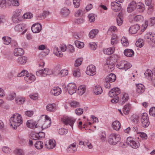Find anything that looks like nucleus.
<instances>
[{
	"label": "nucleus",
	"instance_id": "338daca9",
	"mask_svg": "<svg viewBox=\"0 0 155 155\" xmlns=\"http://www.w3.org/2000/svg\"><path fill=\"white\" fill-rule=\"evenodd\" d=\"M153 74L151 70L147 69L146 71L144 74L146 77H150Z\"/></svg>",
	"mask_w": 155,
	"mask_h": 155
},
{
	"label": "nucleus",
	"instance_id": "603ef678",
	"mask_svg": "<svg viewBox=\"0 0 155 155\" xmlns=\"http://www.w3.org/2000/svg\"><path fill=\"white\" fill-rule=\"evenodd\" d=\"M15 101L18 104H23L24 103L25 100L24 98L21 97L17 98H16Z\"/></svg>",
	"mask_w": 155,
	"mask_h": 155
},
{
	"label": "nucleus",
	"instance_id": "412c9836",
	"mask_svg": "<svg viewBox=\"0 0 155 155\" xmlns=\"http://www.w3.org/2000/svg\"><path fill=\"white\" fill-rule=\"evenodd\" d=\"M56 145V144L54 140H49L48 145L46 143L45 144V146L47 149H51L54 148Z\"/></svg>",
	"mask_w": 155,
	"mask_h": 155
},
{
	"label": "nucleus",
	"instance_id": "f704fd0d",
	"mask_svg": "<svg viewBox=\"0 0 155 155\" xmlns=\"http://www.w3.org/2000/svg\"><path fill=\"white\" fill-rule=\"evenodd\" d=\"M27 58L25 56H20L19 57L17 60L18 63L21 64H24L26 62Z\"/></svg>",
	"mask_w": 155,
	"mask_h": 155
},
{
	"label": "nucleus",
	"instance_id": "0eeeda50",
	"mask_svg": "<svg viewBox=\"0 0 155 155\" xmlns=\"http://www.w3.org/2000/svg\"><path fill=\"white\" fill-rule=\"evenodd\" d=\"M52 74V70L48 68H45L36 72V74L38 76L45 77L47 75H49Z\"/></svg>",
	"mask_w": 155,
	"mask_h": 155
},
{
	"label": "nucleus",
	"instance_id": "79ce46f5",
	"mask_svg": "<svg viewBox=\"0 0 155 155\" xmlns=\"http://www.w3.org/2000/svg\"><path fill=\"white\" fill-rule=\"evenodd\" d=\"M14 153L16 155H24V151L21 149L16 148L14 151Z\"/></svg>",
	"mask_w": 155,
	"mask_h": 155
},
{
	"label": "nucleus",
	"instance_id": "5fc2aeb1",
	"mask_svg": "<svg viewBox=\"0 0 155 155\" xmlns=\"http://www.w3.org/2000/svg\"><path fill=\"white\" fill-rule=\"evenodd\" d=\"M68 132V130L67 129L61 128L59 129L58 131L59 134L61 135H64L66 134Z\"/></svg>",
	"mask_w": 155,
	"mask_h": 155
},
{
	"label": "nucleus",
	"instance_id": "6e6552de",
	"mask_svg": "<svg viewBox=\"0 0 155 155\" xmlns=\"http://www.w3.org/2000/svg\"><path fill=\"white\" fill-rule=\"evenodd\" d=\"M127 143L133 148L137 149L140 146V143L138 141H135L131 138L128 137L127 140Z\"/></svg>",
	"mask_w": 155,
	"mask_h": 155
},
{
	"label": "nucleus",
	"instance_id": "f257e3e1",
	"mask_svg": "<svg viewBox=\"0 0 155 155\" xmlns=\"http://www.w3.org/2000/svg\"><path fill=\"white\" fill-rule=\"evenodd\" d=\"M9 121L11 126L14 129H15L23 122L21 115L18 114H13V116L10 118Z\"/></svg>",
	"mask_w": 155,
	"mask_h": 155
},
{
	"label": "nucleus",
	"instance_id": "9d476101",
	"mask_svg": "<svg viewBox=\"0 0 155 155\" xmlns=\"http://www.w3.org/2000/svg\"><path fill=\"white\" fill-rule=\"evenodd\" d=\"M61 120L65 125L69 124L73 129V124L75 121L74 119L71 117H64Z\"/></svg>",
	"mask_w": 155,
	"mask_h": 155
},
{
	"label": "nucleus",
	"instance_id": "aec40b11",
	"mask_svg": "<svg viewBox=\"0 0 155 155\" xmlns=\"http://www.w3.org/2000/svg\"><path fill=\"white\" fill-rule=\"evenodd\" d=\"M129 99V97L127 94L126 93H122L119 100V102L121 104H124Z\"/></svg>",
	"mask_w": 155,
	"mask_h": 155
},
{
	"label": "nucleus",
	"instance_id": "58836bf2",
	"mask_svg": "<svg viewBox=\"0 0 155 155\" xmlns=\"http://www.w3.org/2000/svg\"><path fill=\"white\" fill-rule=\"evenodd\" d=\"M35 146L37 149H41L43 147V143L41 141H38L35 143Z\"/></svg>",
	"mask_w": 155,
	"mask_h": 155
},
{
	"label": "nucleus",
	"instance_id": "6ab92c4d",
	"mask_svg": "<svg viewBox=\"0 0 155 155\" xmlns=\"http://www.w3.org/2000/svg\"><path fill=\"white\" fill-rule=\"evenodd\" d=\"M116 78V75L112 73L110 74L109 75L106 77L105 80L106 81H109L110 83L114 82Z\"/></svg>",
	"mask_w": 155,
	"mask_h": 155
},
{
	"label": "nucleus",
	"instance_id": "de8ad7c7",
	"mask_svg": "<svg viewBox=\"0 0 155 155\" xmlns=\"http://www.w3.org/2000/svg\"><path fill=\"white\" fill-rule=\"evenodd\" d=\"M74 42L76 47L78 48H82L84 46V44L83 42L76 40Z\"/></svg>",
	"mask_w": 155,
	"mask_h": 155
},
{
	"label": "nucleus",
	"instance_id": "423d86ee",
	"mask_svg": "<svg viewBox=\"0 0 155 155\" xmlns=\"http://www.w3.org/2000/svg\"><path fill=\"white\" fill-rule=\"evenodd\" d=\"M141 126L143 127H147L150 124L148 117L146 113H143L140 118Z\"/></svg>",
	"mask_w": 155,
	"mask_h": 155
},
{
	"label": "nucleus",
	"instance_id": "4d7b16f0",
	"mask_svg": "<svg viewBox=\"0 0 155 155\" xmlns=\"http://www.w3.org/2000/svg\"><path fill=\"white\" fill-rule=\"evenodd\" d=\"M16 96L15 93L12 92L10 93L8 96V99L9 100H13Z\"/></svg>",
	"mask_w": 155,
	"mask_h": 155
},
{
	"label": "nucleus",
	"instance_id": "0e129e2a",
	"mask_svg": "<svg viewBox=\"0 0 155 155\" xmlns=\"http://www.w3.org/2000/svg\"><path fill=\"white\" fill-rule=\"evenodd\" d=\"M21 11L19 10H16L14 13L13 16L16 17L21 18Z\"/></svg>",
	"mask_w": 155,
	"mask_h": 155
},
{
	"label": "nucleus",
	"instance_id": "bb28decb",
	"mask_svg": "<svg viewBox=\"0 0 155 155\" xmlns=\"http://www.w3.org/2000/svg\"><path fill=\"white\" fill-rule=\"evenodd\" d=\"M115 51V47L114 46L104 50V52L105 54L110 55L113 54Z\"/></svg>",
	"mask_w": 155,
	"mask_h": 155
},
{
	"label": "nucleus",
	"instance_id": "13d9d810",
	"mask_svg": "<svg viewBox=\"0 0 155 155\" xmlns=\"http://www.w3.org/2000/svg\"><path fill=\"white\" fill-rule=\"evenodd\" d=\"M71 106L73 107H76L79 106V103L76 101H72L70 103Z\"/></svg>",
	"mask_w": 155,
	"mask_h": 155
},
{
	"label": "nucleus",
	"instance_id": "473e14b6",
	"mask_svg": "<svg viewBox=\"0 0 155 155\" xmlns=\"http://www.w3.org/2000/svg\"><path fill=\"white\" fill-rule=\"evenodd\" d=\"M124 54L127 57H131L134 55V52L131 49H126L124 51Z\"/></svg>",
	"mask_w": 155,
	"mask_h": 155
},
{
	"label": "nucleus",
	"instance_id": "8fccbe9b",
	"mask_svg": "<svg viewBox=\"0 0 155 155\" xmlns=\"http://www.w3.org/2000/svg\"><path fill=\"white\" fill-rule=\"evenodd\" d=\"M83 59L82 58H78L77 59L75 62L74 66L75 67H78L81 65L82 63Z\"/></svg>",
	"mask_w": 155,
	"mask_h": 155
},
{
	"label": "nucleus",
	"instance_id": "864d4df0",
	"mask_svg": "<svg viewBox=\"0 0 155 155\" xmlns=\"http://www.w3.org/2000/svg\"><path fill=\"white\" fill-rule=\"evenodd\" d=\"M33 15L30 12H26L24 14L23 17L25 19L31 18L33 17Z\"/></svg>",
	"mask_w": 155,
	"mask_h": 155
},
{
	"label": "nucleus",
	"instance_id": "a878e982",
	"mask_svg": "<svg viewBox=\"0 0 155 155\" xmlns=\"http://www.w3.org/2000/svg\"><path fill=\"white\" fill-rule=\"evenodd\" d=\"M46 110L50 112H54L56 110L55 104H48L46 106Z\"/></svg>",
	"mask_w": 155,
	"mask_h": 155
},
{
	"label": "nucleus",
	"instance_id": "f3484780",
	"mask_svg": "<svg viewBox=\"0 0 155 155\" xmlns=\"http://www.w3.org/2000/svg\"><path fill=\"white\" fill-rule=\"evenodd\" d=\"M137 4L134 1L131 2L128 5L127 10L128 12H131L136 9Z\"/></svg>",
	"mask_w": 155,
	"mask_h": 155
},
{
	"label": "nucleus",
	"instance_id": "2f4dec72",
	"mask_svg": "<svg viewBox=\"0 0 155 155\" xmlns=\"http://www.w3.org/2000/svg\"><path fill=\"white\" fill-rule=\"evenodd\" d=\"M93 91L94 93L96 95L101 94L102 92V88L100 86H96L93 88Z\"/></svg>",
	"mask_w": 155,
	"mask_h": 155
},
{
	"label": "nucleus",
	"instance_id": "49530a36",
	"mask_svg": "<svg viewBox=\"0 0 155 155\" xmlns=\"http://www.w3.org/2000/svg\"><path fill=\"white\" fill-rule=\"evenodd\" d=\"M136 9L138 12H141L144 11L145 8L143 5H140L139 4H137Z\"/></svg>",
	"mask_w": 155,
	"mask_h": 155
},
{
	"label": "nucleus",
	"instance_id": "20e7f679",
	"mask_svg": "<svg viewBox=\"0 0 155 155\" xmlns=\"http://www.w3.org/2000/svg\"><path fill=\"white\" fill-rule=\"evenodd\" d=\"M116 66L120 69H124L126 71L130 68L132 66L131 64L127 61L122 60L117 62Z\"/></svg>",
	"mask_w": 155,
	"mask_h": 155
},
{
	"label": "nucleus",
	"instance_id": "72a5a7b5",
	"mask_svg": "<svg viewBox=\"0 0 155 155\" xmlns=\"http://www.w3.org/2000/svg\"><path fill=\"white\" fill-rule=\"evenodd\" d=\"M61 14L64 16H68L70 13V11L69 9L64 7L62 8L61 10Z\"/></svg>",
	"mask_w": 155,
	"mask_h": 155
},
{
	"label": "nucleus",
	"instance_id": "6e6d98bb",
	"mask_svg": "<svg viewBox=\"0 0 155 155\" xmlns=\"http://www.w3.org/2000/svg\"><path fill=\"white\" fill-rule=\"evenodd\" d=\"M74 47L71 45H69L67 46V51L70 53L73 52L74 51Z\"/></svg>",
	"mask_w": 155,
	"mask_h": 155
},
{
	"label": "nucleus",
	"instance_id": "052dcab7",
	"mask_svg": "<svg viewBox=\"0 0 155 155\" xmlns=\"http://www.w3.org/2000/svg\"><path fill=\"white\" fill-rule=\"evenodd\" d=\"M75 112L76 114L78 115H81L83 112V110L82 108H78L75 110Z\"/></svg>",
	"mask_w": 155,
	"mask_h": 155
},
{
	"label": "nucleus",
	"instance_id": "2eb2a0df",
	"mask_svg": "<svg viewBox=\"0 0 155 155\" xmlns=\"http://www.w3.org/2000/svg\"><path fill=\"white\" fill-rule=\"evenodd\" d=\"M111 5L112 9L115 12H119L121 8V4L116 2H112Z\"/></svg>",
	"mask_w": 155,
	"mask_h": 155
},
{
	"label": "nucleus",
	"instance_id": "c03bdc74",
	"mask_svg": "<svg viewBox=\"0 0 155 155\" xmlns=\"http://www.w3.org/2000/svg\"><path fill=\"white\" fill-rule=\"evenodd\" d=\"M144 45V43L143 42V40L140 39H138L135 43L136 45L140 48L143 47Z\"/></svg>",
	"mask_w": 155,
	"mask_h": 155
},
{
	"label": "nucleus",
	"instance_id": "e433bc0d",
	"mask_svg": "<svg viewBox=\"0 0 155 155\" xmlns=\"http://www.w3.org/2000/svg\"><path fill=\"white\" fill-rule=\"evenodd\" d=\"M130 119L131 121L134 124H137L139 121V117L137 115L134 114L131 117Z\"/></svg>",
	"mask_w": 155,
	"mask_h": 155
},
{
	"label": "nucleus",
	"instance_id": "c85d7f7f",
	"mask_svg": "<svg viewBox=\"0 0 155 155\" xmlns=\"http://www.w3.org/2000/svg\"><path fill=\"white\" fill-rule=\"evenodd\" d=\"M14 28L16 31L21 32L25 28V25L23 24L17 25L15 26Z\"/></svg>",
	"mask_w": 155,
	"mask_h": 155
},
{
	"label": "nucleus",
	"instance_id": "f8f14e48",
	"mask_svg": "<svg viewBox=\"0 0 155 155\" xmlns=\"http://www.w3.org/2000/svg\"><path fill=\"white\" fill-rule=\"evenodd\" d=\"M106 67L108 68L109 71H112L114 69V64L112 58L108 60L105 65Z\"/></svg>",
	"mask_w": 155,
	"mask_h": 155
},
{
	"label": "nucleus",
	"instance_id": "680f3d73",
	"mask_svg": "<svg viewBox=\"0 0 155 155\" xmlns=\"http://www.w3.org/2000/svg\"><path fill=\"white\" fill-rule=\"evenodd\" d=\"M143 17L140 15H139L136 16L134 18V21H142L143 20Z\"/></svg>",
	"mask_w": 155,
	"mask_h": 155
},
{
	"label": "nucleus",
	"instance_id": "bf43d9fd",
	"mask_svg": "<svg viewBox=\"0 0 155 155\" xmlns=\"http://www.w3.org/2000/svg\"><path fill=\"white\" fill-rule=\"evenodd\" d=\"M2 150L4 153L7 154L11 152V149L7 147H4L3 148Z\"/></svg>",
	"mask_w": 155,
	"mask_h": 155
},
{
	"label": "nucleus",
	"instance_id": "a18cd8bd",
	"mask_svg": "<svg viewBox=\"0 0 155 155\" xmlns=\"http://www.w3.org/2000/svg\"><path fill=\"white\" fill-rule=\"evenodd\" d=\"M121 42L122 45L124 46H127L128 45V41L125 37H123L122 38Z\"/></svg>",
	"mask_w": 155,
	"mask_h": 155
},
{
	"label": "nucleus",
	"instance_id": "cd10ccee",
	"mask_svg": "<svg viewBox=\"0 0 155 155\" xmlns=\"http://www.w3.org/2000/svg\"><path fill=\"white\" fill-rule=\"evenodd\" d=\"M112 125L114 129L116 130H119L121 127L120 122L117 120L113 122Z\"/></svg>",
	"mask_w": 155,
	"mask_h": 155
},
{
	"label": "nucleus",
	"instance_id": "7c9ffc66",
	"mask_svg": "<svg viewBox=\"0 0 155 155\" xmlns=\"http://www.w3.org/2000/svg\"><path fill=\"white\" fill-rule=\"evenodd\" d=\"M86 90V87L84 85L80 86L78 89L77 92L79 95H82L85 92Z\"/></svg>",
	"mask_w": 155,
	"mask_h": 155
},
{
	"label": "nucleus",
	"instance_id": "a211bd4d",
	"mask_svg": "<svg viewBox=\"0 0 155 155\" xmlns=\"http://www.w3.org/2000/svg\"><path fill=\"white\" fill-rule=\"evenodd\" d=\"M45 118L46 120H45V121H42V123H43L42 125H40L41 124V121L40 120V123L38 124V127H40L42 129H45L48 128L50 126L49 123L48 124L47 120L49 119V117H47L46 116H45Z\"/></svg>",
	"mask_w": 155,
	"mask_h": 155
},
{
	"label": "nucleus",
	"instance_id": "37998d69",
	"mask_svg": "<svg viewBox=\"0 0 155 155\" xmlns=\"http://www.w3.org/2000/svg\"><path fill=\"white\" fill-rule=\"evenodd\" d=\"M130 107V105L129 104L126 105L124 107L123 112L124 114H127L129 113Z\"/></svg>",
	"mask_w": 155,
	"mask_h": 155
},
{
	"label": "nucleus",
	"instance_id": "b1692460",
	"mask_svg": "<svg viewBox=\"0 0 155 155\" xmlns=\"http://www.w3.org/2000/svg\"><path fill=\"white\" fill-rule=\"evenodd\" d=\"M76 145L74 143L71 144L68 147L67 149V152L68 153H74L77 150L76 148Z\"/></svg>",
	"mask_w": 155,
	"mask_h": 155
},
{
	"label": "nucleus",
	"instance_id": "4468645a",
	"mask_svg": "<svg viewBox=\"0 0 155 155\" xmlns=\"http://www.w3.org/2000/svg\"><path fill=\"white\" fill-rule=\"evenodd\" d=\"M42 29V26L40 24L37 23L34 24L31 27V29L34 33L39 32Z\"/></svg>",
	"mask_w": 155,
	"mask_h": 155
},
{
	"label": "nucleus",
	"instance_id": "393cba45",
	"mask_svg": "<svg viewBox=\"0 0 155 155\" xmlns=\"http://www.w3.org/2000/svg\"><path fill=\"white\" fill-rule=\"evenodd\" d=\"M14 53L15 56H21L23 54L24 51L21 48H17L14 49Z\"/></svg>",
	"mask_w": 155,
	"mask_h": 155
},
{
	"label": "nucleus",
	"instance_id": "4be33fe9",
	"mask_svg": "<svg viewBox=\"0 0 155 155\" xmlns=\"http://www.w3.org/2000/svg\"><path fill=\"white\" fill-rule=\"evenodd\" d=\"M139 29V26L136 24L131 26L129 28V31L131 34H135Z\"/></svg>",
	"mask_w": 155,
	"mask_h": 155
},
{
	"label": "nucleus",
	"instance_id": "ea45409f",
	"mask_svg": "<svg viewBox=\"0 0 155 155\" xmlns=\"http://www.w3.org/2000/svg\"><path fill=\"white\" fill-rule=\"evenodd\" d=\"M24 79L25 81L30 83L31 82L29 81H31L32 82L34 81L35 79V77L34 75H31L29 76H26L24 77Z\"/></svg>",
	"mask_w": 155,
	"mask_h": 155
},
{
	"label": "nucleus",
	"instance_id": "dca6fc26",
	"mask_svg": "<svg viewBox=\"0 0 155 155\" xmlns=\"http://www.w3.org/2000/svg\"><path fill=\"white\" fill-rule=\"evenodd\" d=\"M61 92V89L58 87H54L51 91V94L55 96L59 95Z\"/></svg>",
	"mask_w": 155,
	"mask_h": 155
},
{
	"label": "nucleus",
	"instance_id": "a19ab883",
	"mask_svg": "<svg viewBox=\"0 0 155 155\" xmlns=\"http://www.w3.org/2000/svg\"><path fill=\"white\" fill-rule=\"evenodd\" d=\"M2 39L5 44L8 45L11 43V38L8 36H5L2 38Z\"/></svg>",
	"mask_w": 155,
	"mask_h": 155
},
{
	"label": "nucleus",
	"instance_id": "774afa93",
	"mask_svg": "<svg viewBox=\"0 0 155 155\" xmlns=\"http://www.w3.org/2000/svg\"><path fill=\"white\" fill-rule=\"evenodd\" d=\"M149 114L152 116H155V107L151 108L149 111Z\"/></svg>",
	"mask_w": 155,
	"mask_h": 155
},
{
	"label": "nucleus",
	"instance_id": "f03ea898",
	"mask_svg": "<svg viewBox=\"0 0 155 155\" xmlns=\"http://www.w3.org/2000/svg\"><path fill=\"white\" fill-rule=\"evenodd\" d=\"M120 89L118 87H115L112 89L109 92V95L110 97H113L111 100L112 103H116L119 101L118 95L120 93Z\"/></svg>",
	"mask_w": 155,
	"mask_h": 155
},
{
	"label": "nucleus",
	"instance_id": "39448f33",
	"mask_svg": "<svg viewBox=\"0 0 155 155\" xmlns=\"http://www.w3.org/2000/svg\"><path fill=\"white\" fill-rule=\"evenodd\" d=\"M144 38L149 44L153 46H155V34L151 33H147L144 36Z\"/></svg>",
	"mask_w": 155,
	"mask_h": 155
},
{
	"label": "nucleus",
	"instance_id": "4c0bfd02",
	"mask_svg": "<svg viewBox=\"0 0 155 155\" xmlns=\"http://www.w3.org/2000/svg\"><path fill=\"white\" fill-rule=\"evenodd\" d=\"M98 32V30L97 29L92 30L89 33V37L91 38H94Z\"/></svg>",
	"mask_w": 155,
	"mask_h": 155
},
{
	"label": "nucleus",
	"instance_id": "e2e57ef3",
	"mask_svg": "<svg viewBox=\"0 0 155 155\" xmlns=\"http://www.w3.org/2000/svg\"><path fill=\"white\" fill-rule=\"evenodd\" d=\"M80 0H73V3L75 8H78L80 5Z\"/></svg>",
	"mask_w": 155,
	"mask_h": 155
},
{
	"label": "nucleus",
	"instance_id": "c756f323",
	"mask_svg": "<svg viewBox=\"0 0 155 155\" xmlns=\"http://www.w3.org/2000/svg\"><path fill=\"white\" fill-rule=\"evenodd\" d=\"M123 16L122 13H119L117 18V24L118 26L121 25L123 22Z\"/></svg>",
	"mask_w": 155,
	"mask_h": 155
},
{
	"label": "nucleus",
	"instance_id": "ddd939ff",
	"mask_svg": "<svg viewBox=\"0 0 155 155\" xmlns=\"http://www.w3.org/2000/svg\"><path fill=\"white\" fill-rule=\"evenodd\" d=\"M40 120H39L38 123L33 120H29L27 121L26 125L28 127L30 128L34 129L35 128L38 127V124L40 123Z\"/></svg>",
	"mask_w": 155,
	"mask_h": 155
},
{
	"label": "nucleus",
	"instance_id": "09e8293b",
	"mask_svg": "<svg viewBox=\"0 0 155 155\" xmlns=\"http://www.w3.org/2000/svg\"><path fill=\"white\" fill-rule=\"evenodd\" d=\"M73 74L75 77H79L80 75V73L78 68L74 69L73 71Z\"/></svg>",
	"mask_w": 155,
	"mask_h": 155
},
{
	"label": "nucleus",
	"instance_id": "5701e85b",
	"mask_svg": "<svg viewBox=\"0 0 155 155\" xmlns=\"http://www.w3.org/2000/svg\"><path fill=\"white\" fill-rule=\"evenodd\" d=\"M137 92L139 93H142L144 92L145 87L142 84H138L136 85Z\"/></svg>",
	"mask_w": 155,
	"mask_h": 155
},
{
	"label": "nucleus",
	"instance_id": "1a4fd4ad",
	"mask_svg": "<svg viewBox=\"0 0 155 155\" xmlns=\"http://www.w3.org/2000/svg\"><path fill=\"white\" fill-rule=\"evenodd\" d=\"M67 89L68 93L71 95L76 92V86L74 83H70L67 85Z\"/></svg>",
	"mask_w": 155,
	"mask_h": 155
},
{
	"label": "nucleus",
	"instance_id": "9b49d317",
	"mask_svg": "<svg viewBox=\"0 0 155 155\" xmlns=\"http://www.w3.org/2000/svg\"><path fill=\"white\" fill-rule=\"evenodd\" d=\"M86 74L89 75H94L96 74V68L93 65H90L87 68L86 72Z\"/></svg>",
	"mask_w": 155,
	"mask_h": 155
},
{
	"label": "nucleus",
	"instance_id": "c9c22d12",
	"mask_svg": "<svg viewBox=\"0 0 155 155\" xmlns=\"http://www.w3.org/2000/svg\"><path fill=\"white\" fill-rule=\"evenodd\" d=\"M54 53L56 56L61 57L63 55V54L60 49L57 47H55L54 49Z\"/></svg>",
	"mask_w": 155,
	"mask_h": 155
},
{
	"label": "nucleus",
	"instance_id": "7ed1b4c3",
	"mask_svg": "<svg viewBox=\"0 0 155 155\" xmlns=\"http://www.w3.org/2000/svg\"><path fill=\"white\" fill-rule=\"evenodd\" d=\"M120 135L117 134H110L108 139L109 143L112 145H115L120 140Z\"/></svg>",
	"mask_w": 155,
	"mask_h": 155
},
{
	"label": "nucleus",
	"instance_id": "3c124183",
	"mask_svg": "<svg viewBox=\"0 0 155 155\" xmlns=\"http://www.w3.org/2000/svg\"><path fill=\"white\" fill-rule=\"evenodd\" d=\"M68 74V71L66 69H64L61 70L59 74V75L61 77L66 76Z\"/></svg>",
	"mask_w": 155,
	"mask_h": 155
},
{
	"label": "nucleus",
	"instance_id": "69168bd1",
	"mask_svg": "<svg viewBox=\"0 0 155 155\" xmlns=\"http://www.w3.org/2000/svg\"><path fill=\"white\" fill-rule=\"evenodd\" d=\"M28 74V72L27 71L25 70H23L20 73H19L17 76L18 77H21L22 76H24L27 75Z\"/></svg>",
	"mask_w": 155,
	"mask_h": 155
}]
</instances>
